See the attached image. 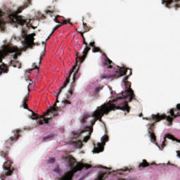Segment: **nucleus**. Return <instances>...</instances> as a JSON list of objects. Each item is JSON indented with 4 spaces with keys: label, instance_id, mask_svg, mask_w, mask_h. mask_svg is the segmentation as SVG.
<instances>
[{
    "label": "nucleus",
    "instance_id": "obj_1",
    "mask_svg": "<svg viewBox=\"0 0 180 180\" xmlns=\"http://www.w3.org/2000/svg\"><path fill=\"white\" fill-rule=\"evenodd\" d=\"M127 70H129V75L124 77L122 79L123 82L125 84V86H127V89L124 91L122 92V96L117 97L116 99L112 101H108V103H105L101 106L97 108L91 115H85L83 118L81 120V123H86V120L89 119V117H94L92 120L90 121L91 126H94L95 123H96V120H102V117H103L104 115H109V112H112V110H116L120 109V110H124V112H127V113L130 112V107L127 102H131V101H137L136 98V94H134V91L131 86V83L128 82L129 77L131 75V69H127L125 68H120L119 66L117 67V70H114L112 75L108 76V78H111V79H117V78H120V77H123V75H126L127 74ZM129 98V101H124L120 103V105H115V102H117L122 99H127Z\"/></svg>",
    "mask_w": 180,
    "mask_h": 180
},
{
    "label": "nucleus",
    "instance_id": "obj_2",
    "mask_svg": "<svg viewBox=\"0 0 180 180\" xmlns=\"http://www.w3.org/2000/svg\"><path fill=\"white\" fill-rule=\"evenodd\" d=\"M167 113H169L170 116L165 114L160 115V113L157 115L153 114L151 115V119L154 121L153 123L150 124V127L148 128V134L151 143H155V141H157V136H155V134H154V124L166 119L167 122L172 124L174 119L180 116V104H177L176 108L170 109L169 112Z\"/></svg>",
    "mask_w": 180,
    "mask_h": 180
},
{
    "label": "nucleus",
    "instance_id": "obj_3",
    "mask_svg": "<svg viewBox=\"0 0 180 180\" xmlns=\"http://www.w3.org/2000/svg\"><path fill=\"white\" fill-rule=\"evenodd\" d=\"M92 131H94V128H92V127L88 126L80 128L77 131H72L70 135V144L75 147V148H82L84 144L82 143V140L77 139L78 137H81L84 133H86V135L83 139V141L84 143H88V141L91 139V134H92Z\"/></svg>",
    "mask_w": 180,
    "mask_h": 180
},
{
    "label": "nucleus",
    "instance_id": "obj_4",
    "mask_svg": "<svg viewBox=\"0 0 180 180\" xmlns=\"http://www.w3.org/2000/svg\"><path fill=\"white\" fill-rule=\"evenodd\" d=\"M65 161L68 162V166L72 170L66 172L59 180H72L75 172H78V171H81L84 169V168H85V169H89V168H91V165L77 162L75 158L71 155L66 157Z\"/></svg>",
    "mask_w": 180,
    "mask_h": 180
},
{
    "label": "nucleus",
    "instance_id": "obj_5",
    "mask_svg": "<svg viewBox=\"0 0 180 180\" xmlns=\"http://www.w3.org/2000/svg\"><path fill=\"white\" fill-rule=\"evenodd\" d=\"M29 5H32V0H25L24 2V7L18 8L16 12L10 11L7 16V22L8 23H17V25H20V26H24V25L27 26V24L30 22V20H27L25 18V17L18 15V14L21 13L22 11H23V9L25 8H27Z\"/></svg>",
    "mask_w": 180,
    "mask_h": 180
},
{
    "label": "nucleus",
    "instance_id": "obj_6",
    "mask_svg": "<svg viewBox=\"0 0 180 180\" xmlns=\"http://www.w3.org/2000/svg\"><path fill=\"white\" fill-rule=\"evenodd\" d=\"M9 53H15L13 56L14 60H18V56L22 54V52L19 48L4 46V49L0 51V63H2V59L6 57ZM8 71L9 70H8V67H6V65H0V75H2V74H6L8 72Z\"/></svg>",
    "mask_w": 180,
    "mask_h": 180
},
{
    "label": "nucleus",
    "instance_id": "obj_7",
    "mask_svg": "<svg viewBox=\"0 0 180 180\" xmlns=\"http://www.w3.org/2000/svg\"><path fill=\"white\" fill-rule=\"evenodd\" d=\"M21 131L22 130L20 129H16L13 131V135L5 141L3 150H0V157L6 158V155L9 154L11 147H12L13 143L20 138Z\"/></svg>",
    "mask_w": 180,
    "mask_h": 180
},
{
    "label": "nucleus",
    "instance_id": "obj_8",
    "mask_svg": "<svg viewBox=\"0 0 180 180\" xmlns=\"http://www.w3.org/2000/svg\"><path fill=\"white\" fill-rule=\"evenodd\" d=\"M70 84V79H66L65 81L63 83V86H61L59 89L58 93L56 94V101L53 105V106H51L49 109L47 110V115H50V113H52L53 116H58V112H60V108L57 107V103H58V95L61 94V92H63V90L64 88L67 87V85Z\"/></svg>",
    "mask_w": 180,
    "mask_h": 180
},
{
    "label": "nucleus",
    "instance_id": "obj_9",
    "mask_svg": "<svg viewBox=\"0 0 180 180\" xmlns=\"http://www.w3.org/2000/svg\"><path fill=\"white\" fill-rule=\"evenodd\" d=\"M29 110L30 112H32V117H31V119L32 120H37V124H49V123H50V122L53 120L51 117L46 118V116H47V115H50V114H47V111L43 115H40L36 114L34 112H33V110Z\"/></svg>",
    "mask_w": 180,
    "mask_h": 180
},
{
    "label": "nucleus",
    "instance_id": "obj_10",
    "mask_svg": "<svg viewBox=\"0 0 180 180\" xmlns=\"http://www.w3.org/2000/svg\"><path fill=\"white\" fill-rule=\"evenodd\" d=\"M83 44H85L86 47L84 50L83 51V55L82 56H78V53H77V58H76V64L77 65L78 63L81 64V63H84L85 58H86V54H88V51L91 50V48L88 46V43H86V41H85V38H83Z\"/></svg>",
    "mask_w": 180,
    "mask_h": 180
},
{
    "label": "nucleus",
    "instance_id": "obj_11",
    "mask_svg": "<svg viewBox=\"0 0 180 180\" xmlns=\"http://www.w3.org/2000/svg\"><path fill=\"white\" fill-rule=\"evenodd\" d=\"M102 143H98L97 146L95 143H94V153H102L103 151V144L105 145L106 142L109 141V136L104 135L101 138Z\"/></svg>",
    "mask_w": 180,
    "mask_h": 180
},
{
    "label": "nucleus",
    "instance_id": "obj_12",
    "mask_svg": "<svg viewBox=\"0 0 180 180\" xmlns=\"http://www.w3.org/2000/svg\"><path fill=\"white\" fill-rule=\"evenodd\" d=\"M162 4H165L166 8H170L169 6L172 5L176 11L180 8V0H162Z\"/></svg>",
    "mask_w": 180,
    "mask_h": 180
},
{
    "label": "nucleus",
    "instance_id": "obj_13",
    "mask_svg": "<svg viewBox=\"0 0 180 180\" xmlns=\"http://www.w3.org/2000/svg\"><path fill=\"white\" fill-rule=\"evenodd\" d=\"M103 56H105V63L104 66L108 68V70H112L113 68V63L112 60H110L109 58H108V56H106L105 53L103 54Z\"/></svg>",
    "mask_w": 180,
    "mask_h": 180
},
{
    "label": "nucleus",
    "instance_id": "obj_14",
    "mask_svg": "<svg viewBox=\"0 0 180 180\" xmlns=\"http://www.w3.org/2000/svg\"><path fill=\"white\" fill-rule=\"evenodd\" d=\"M5 13L2 11H0V29L1 30H5Z\"/></svg>",
    "mask_w": 180,
    "mask_h": 180
},
{
    "label": "nucleus",
    "instance_id": "obj_15",
    "mask_svg": "<svg viewBox=\"0 0 180 180\" xmlns=\"http://www.w3.org/2000/svg\"><path fill=\"white\" fill-rule=\"evenodd\" d=\"M79 68H78V66L76 65L75 66L73 67V68L72 69V71L70 70L69 77L66 78V79H69V82H70V77H71V75H72L73 82H75V75L78 72Z\"/></svg>",
    "mask_w": 180,
    "mask_h": 180
},
{
    "label": "nucleus",
    "instance_id": "obj_16",
    "mask_svg": "<svg viewBox=\"0 0 180 180\" xmlns=\"http://www.w3.org/2000/svg\"><path fill=\"white\" fill-rule=\"evenodd\" d=\"M25 43L28 47H32L34 46V38L32 35H29L25 38Z\"/></svg>",
    "mask_w": 180,
    "mask_h": 180
},
{
    "label": "nucleus",
    "instance_id": "obj_17",
    "mask_svg": "<svg viewBox=\"0 0 180 180\" xmlns=\"http://www.w3.org/2000/svg\"><path fill=\"white\" fill-rule=\"evenodd\" d=\"M75 82H73L70 86V89L68 90V94L66 96L67 99H70V96H72V94L74 92V91L75 90V84L74 83Z\"/></svg>",
    "mask_w": 180,
    "mask_h": 180
},
{
    "label": "nucleus",
    "instance_id": "obj_18",
    "mask_svg": "<svg viewBox=\"0 0 180 180\" xmlns=\"http://www.w3.org/2000/svg\"><path fill=\"white\" fill-rule=\"evenodd\" d=\"M151 164L148 163L147 160H143L142 162L139 165V169H143V168H147V167H150Z\"/></svg>",
    "mask_w": 180,
    "mask_h": 180
},
{
    "label": "nucleus",
    "instance_id": "obj_19",
    "mask_svg": "<svg viewBox=\"0 0 180 180\" xmlns=\"http://www.w3.org/2000/svg\"><path fill=\"white\" fill-rule=\"evenodd\" d=\"M165 139H169V140H172L173 141H178L176 138L173 135L171 134H167L165 135V137L164 138V142L162 143L163 147L165 146Z\"/></svg>",
    "mask_w": 180,
    "mask_h": 180
},
{
    "label": "nucleus",
    "instance_id": "obj_20",
    "mask_svg": "<svg viewBox=\"0 0 180 180\" xmlns=\"http://www.w3.org/2000/svg\"><path fill=\"white\" fill-rule=\"evenodd\" d=\"M10 63L14 68H20L21 64L18 60H11Z\"/></svg>",
    "mask_w": 180,
    "mask_h": 180
},
{
    "label": "nucleus",
    "instance_id": "obj_21",
    "mask_svg": "<svg viewBox=\"0 0 180 180\" xmlns=\"http://www.w3.org/2000/svg\"><path fill=\"white\" fill-rule=\"evenodd\" d=\"M109 174H110V172H105L100 174L98 176V180L106 179V177L108 176V175H109Z\"/></svg>",
    "mask_w": 180,
    "mask_h": 180
},
{
    "label": "nucleus",
    "instance_id": "obj_22",
    "mask_svg": "<svg viewBox=\"0 0 180 180\" xmlns=\"http://www.w3.org/2000/svg\"><path fill=\"white\" fill-rule=\"evenodd\" d=\"M37 19L38 20H44V19H46V16L44 15V14H42L41 13H40V12H37Z\"/></svg>",
    "mask_w": 180,
    "mask_h": 180
},
{
    "label": "nucleus",
    "instance_id": "obj_23",
    "mask_svg": "<svg viewBox=\"0 0 180 180\" xmlns=\"http://www.w3.org/2000/svg\"><path fill=\"white\" fill-rule=\"evenodd\" d=\"M27 101H29L27 99V98H24V99L22 100V108H24V109H27L29 110V108H27Z\"/></svg>",
    "mask_w": 180,
    "mask_h": 180
},
{
    "label": "nucleus",
    "instance_id": "obj_24",
    "mask_svg": "<svg viewBox=\"0 0 180 180\" xmlns=\"http://www.w3.org/2000/svg\"><path fill=\"white\" fill-rule=\"evenodd\" d=\"M92 51H93V53H99L101 52V49L99 47L94 46Z\"/></svg>",
    "mask_w": 180,
    "mask_h": 180
},
{
    "label": "nucleus",
    "instance_id": "obj_25",
    "mask_svg": "<svg viewBox=\"0 0 180 180\" xmlns=\"http://www.w3.org/2000/svg\"><path fill=\"white\" fill-rule=\"evenodd\" d=\"M33 70H39V67L36 63L32 64V69H31L30 71H33Z\"/></svg>",
    "mask_w": 180,
    "mask_h": 180
},
{
    "label": "nucleus",
    "instance_id": "obj_26",
    "mask_svg": "<svg viewBox=\"0 0 180 180\" xmlns=\"http://www.w3.org/2000/svg\"><path fill=\"white\" fill-rule=\"evenodd\" d=\"M60 16L58 15L56 16L54 19L53 21L56 22V23H59L60 24V21H58V20L57 19V18H59Z\"/></svg>",
    "mask_w": 180,
    "mask_h": 180
},
{
    "label": "nucleus",
    "instance_id": "obj_27",
    "mask_svg": "<svg viewBox=\"0 0 180 180\" xmlns=\"http://www.w3.org/2000/svg\"><path fill=\"white\" fill-rule=\"evenodd\" d=\"M89 46H90L91 47H93V49L95 47V42H90L89 44Z\"/></svg>",
    "mask_w": 180,
    "mask_h": 180
},
{
    "label": "nucleus",
    "instance_id": "obj_28",
    "mask_svg": "<svg viewBox=\"0 0 180 180\" xmlns=\"http://www.w3.org/2000/svg\"><path fill=\"white\" fill-rule=\"evenodd\" d=\"M64 103H65V105H71V102H70V101H68V100L65 101Z\"/></svg>",
    "mask_w": 180,
    "mask_h": 180
},
{
    "label": "nucleus",
    "instance_id": "obj_29",
    "mask_svg": "<svg viewBox=\"0 0 180 180\" xmlns=\"http://www.w3.org/2000/svg\"><path fill=\"white\" fill-rule=\"evenodd\" d=\"M49 15H50L51 17L53 16V15H51V14L53 13V11H46V15H49Z\"/></svg>",
    "mask_w": 180,
    "mask_h": 180
},
{
    "label": "nucleus",
    "instance_id": "obj_30",
    "mask_svg": "<svg viewBox=\"0 0 180 180\" xmlns=\"http://www.w3.org/2000/svg\"><path fill=\"white\" fill-rule=\"evenodd\" d=\"M55 161L56 160L54 158H49V162H51V164H53Z\"/></svg>",
    "mask_w": 180,
    "mask_h": 180
},
{
    "label": "nucleus",
    "instance_id": "obj_31",
    "mask_svg": "<svg viewBox=\"0 0 180 180\" xmlns=\"http://www.w3.org/2000/svg\"><path fill=\"white\" fill-rule=\"evenodd\" d=\"M59 24H60V25H67V20H63L62 22H60Z\"/></svg>",
    "mask_w": 180,
    "mask_h": 180
},
{
    "label": "nucleus",
    "instance_id": "obj_32",
    "mask_svg": "<svg viewBox=\"0 0 180 180\" xmlns=\"http://www.w3.org/2000/svg\"><path fill=\"white\" fill-rule=\"evenodd\" d=\"M57 29H58V28H57L56 27H55L53 29V31L51 32L50 36H51V34H53V33H54V31H55V30H57Z\"/></svg>",
    "mask_w": 180,
    "mask_h": 180
},
{
    "label": "nucleus",
    "instance_id": "obj_33",
    "mask_svg": "<svg viewBox=\"0 0 180 180\" xmlns=\"http://www.w3.org/2000/svg\"><path fill=\"white\" fill-rule=\"evenodd\" d=\"M96 92L99 93V91H101V88L99 87H96V89H95Z\"/></svg>",
    "mask_w": 180,
    "mask_h": 180
},
{
    "label": "nucleus",
    "instance_id": "obj_34",
    "mask_svg": "<svg viewBox=\"0 0 180 180\" xmlns=\"http://www.w3.org/2000/svg\"><path fill=\"white\" fill-rule=\"evenodd\" d=\"M79 33H80L82 37H83V39H85V37L84 36V32H80Z\"/></svg>",
    "mask_w": 180,
    "mask_h": 180
},
{
    "label": "nucleus",
    "instance_id": "obj_35",
    "mask_svg": "<svg viewBox=\"0 0 180 180\" xmlns=\"http://www.w3.org/2000/svg\"><path fill=\"white\" fill-rule=\"evenodd\" d=\"M42 59H43V58L41 56H40L39 61V65H40V63H41Z\"/></svg>",
    "mask_w": 180,
    "mask_h": 180
},
{
    "label": "nucleus",
    "instance_id": "obj_36",
    "mask_svg": "<svg viewBox=\"0 0 180 180\" xmlns=\"http://www.w3.org/2000/svg\"><path fill=\"white\" fill-rule=\"evenodd\" d=\"M50 136H47L46 137H44L43 140H47V139H50Z\"/></svg>",
    "mask_w": 180,
    "mask_h": 180
},
{
    "label": "nucleus",
    "instance_id": "obj_37",
    "mask_svg": "<svg viewBox=\"0 0 180 180\" xmlns=\"http://www.w3.org/2000/svg\"><path fill=\"white\" fill-rule=\"evenodd\" d=\"M90 29L89 27L85 28L84 32H89Z\"/></svg>",
    "mask_w": 180,
    "mask_h": 180
},
{
    "label": "nucleus",
    "instance_id": "obj_38",
    "mask_svg": "<svg viewBox=\"0 0 180 180\" xmlns=\"http://www.w3.org/2000/svg\"><path fill=\"white\" fill-rule=\"evenodd\" d=\"M60 26H61V24L56 25V29H58V27H60Z\"/></svg>",
    "mask_w": 180,
    "mask_h": 180
},
{
    "label": "nucleus",
    "instance_id": "obj_39",
    "mask_svg": "<svg viewBox=\"0 0 180 180\" xmlns=\"http://www.w3.org/2000/svg\"><path fill=\"white\" fill-rule=\"evenodd\" d=\"M143 117V113H140L139 114V117Z\"/></svg>",
    "mask_w": 180,
    "mask_h": 180
},
{
    "label": "nucleus",
    "instance_id": "obj_40",
    "mask_svg": "<svg viewBox=\"0 0 180 180\" xmlns=\"http://www.w3.org/2000/svg\"><path fill=\"white\" fill-rule=\"evenodd\" d=\"M27 89H28V91H30V89H29V86H27Z\"/></svg>",
    "mask_w": 180,
    "mask_h": 180
},
{
    "label": "nucleus",
    "instance_id": "obj_41",
    "mask_svg": "<svg viewBox=\"0 0 180 180\" xmlns=\"http://www.w3.org/2000/svg\"><path fill=\"white\" fill-rule=\"evenodd\" d=\"M42 44H45L44 41L42 42Z\"/></svg>",
    "mask_w": 180,
    "mask_h": 180
},
{
    "label": "nucleus",
    "instance_id": "obj_42",
    "mask_svg": "<svg viewBox=\"0 0 180 180\" xmlns=\"http://www.w3.org/2000/svg\"><path fill=\"white\" fill-rule=\"evenodd\" d=\"M126 170H122V172H125Z\"/></svg>",
    "mask_w": 180,
    "mask_h": 180
},
{
    "label": "nucleus",
    "instance_id": "obj_43",
    "mask_svg": "<svg viewBox=\"0 0 180 180\" xmlns=\"http://www.w3.org/2000/svg\"><path fill=\"white\" fill-rule=\"evenodd\" d=\"M106 169H109V168L106 167Z\"/></svg>",
    "mask_w": 180,
    "mask_h": 180
}]
</instances>
